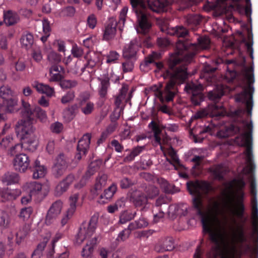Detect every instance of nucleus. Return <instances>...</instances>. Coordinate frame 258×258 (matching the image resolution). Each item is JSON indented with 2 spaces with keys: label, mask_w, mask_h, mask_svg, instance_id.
Segmentation results:
<instances>
[{
  "label": "nucleus",
  "mask_w": 258,
  "mask_h": 258,
  "mask_svg": "<svg viewBox=\"0 0 258 258\" xmlns=\"http://www.w3.org/2000/svg\"><path fill=\"white\" fill-rule=\"evenodd\" d=\"M32 86L36 89L37 91L41 94H45L48 97L54 95L55 91L53 88L43 83L38 82H34Z\"/></svg>",
  "instance_id": "nucleus-22"
},
{
  "label": "nucleus",
  "mask_w": 258,
  "mask_h": 258,
  "mask_svg": "<svg viewBox=\"0 0 258 258\" xmlns=\"http://www.w3.org/2000/svg\"><path fill=\"white\" fill-rule=\"evenodd\" d=\"M75 212H71L67 210L66 213L63 215L61 220V224L62 226H64L69 221V220L73 217Z\"/></svg>",
  "instance_id": "nucleus-53"
},
{
  "label": "nucleus",
  "mask_w": 258,
  "mask_h": 258,
  "mask_svg": "<svg viewBox=\"0 0 258 258\" xmlns=\"http://www.w3.org/2000/svg\"><path fill=\"white\" fill-rule=\"evenodd\" d=\"M30 160L25 154H20L16 156L13 160V166L16 170L25 172L30 167Z\"/></svg>",
  "instance_id": "nucleus-11"
},
{
  "label": "nucleus",
  "mask_w": 258,
  "mask_h": 258,
  "mask_svg": "<svg viewBox=\"0 0 258 258\" xmlns=\"http://www.w3.org/2000/svg\"><path fill=\"white\" fill-rule=\"evenodd\" d=\"M71 53L73 56L80 57L83 55V50L81 47H79L77 45H73L71 49Z\"/></svg>",
  "instance_id": "nucleus-51"
},
{
  "label": "nucleus",
  "mask_w": 258,
  "mask_h": 258,
  "mask_svg": "<svg viewBox=\"0 0 258 258\" xmlns=\"http://www.w3.org/2000/svg\"><path fill=\"white\" fill-rule=\"evenodd\" d=\"M96 223L91 221L89 223H84L80 227L79 231L76 236V242L82 243L85 240H87L86 246L83 248L82 256L84 257L91 256L96 244L97 239L96 237H91L96 229Z\"/></svg>",
  "instance_id": "nucleus-5"
},
{
  "label": "nucleus",
  "mask_w": 258,
  "mask_h": 258,
  "mask_svg": "<svg viewBox=\"0 0 258 258\" xmlns=\"http://www.w3.org/2000/svg\"><path fill=\"white\" fill-rule=\"evenodd\" d=\"M134 68L133 62L131 61H126L122 63V69L124 72H128L132 71Z\"/></svg>",
  "instance_id": "nucleus-61"
},
{
  "label": "nucleus",
  "mask_w": 258,
  "mask_h": 258,
  "mask_svg": "<svg viewBox=\"0 0 258 258\" xmlns=\"http://www.w3.org/2000/svg\"><path fill=\"white\" fill-rule=\"evenodd\" d=\"M81 105L82 112L86 115L91 113L94 108V104L91 102H82Z\"/></svg>",
  "instance_id": "nucleus-42"
},
{
  "label": "nucleus",
  "mask_w": 258,
  "mask_h": 258,
  "mask_svg": "<svg viewBox=\"0 0 258 258\" xmlns=\"http://www.w3.org/2000/svg\"><path fill=\"white\" fill-rule=\"evenodd\" d=\"M174 247L173 239L171 237L161 238L155 246V249L158 252H163L172 250Z\"/></svg>",
  "instance_id": "nucleus-19"
},
{
  "label": "nucleus",
  "mask_w": 258,
  "mask_h": 258,
  "mask_svg": "<svg viewBox=\"0 0 258 258\" xmlns=\"http://www.w3.org/2000/svg\"><path fill=\"white\" fill-rule=\"evenodd\" d=\"M62 76L59 72H50L49 81L51 82H56L61 80Z\"/></svg>",
  "instance_id": "nucleus-58"
},
{
  "label": "nucleus",
  "mask_w": 258,
  "mask_h": 258,
  "mask_svg": "<svg viewBox=\"0 0 258 258\" xmlns=\"http://www.w3.org/2000/svg\"><path fill=\"white\" fill-rule=\"evenodd\" d=\"M115 125L110 124L106 128V131L103 133L101 140H104L108 135L111 134L115 129Z\"/></svg>",
  "instance_id": "nucleus-59"
},
{
  "label": "nucleus",
  "mask_w": 258,
  "mask_h": 258,
  "mask_svg": "<svg viewBox=\"0 0 258 258\" xmlns=\"http://www.w3.org/2000/svg\"><path fill=\"white\" fill-rule=\"evenodd\" d=\"M185 89L188 93L192 94L191 100L195 104H198L199 102L196 100V96L201 98V92L203 90V86L198 83H190L186 85Z\"/></svg>",
  "instance_id": "nucleus-18"
},
{
  "label": "nucleus",
  "mask_w": 258,
  "mask_h": 258,
  "mask_svg": "<svg viewBox=\"0 0 258 258\" xmlns=\"http://www.w3.org/2000/svg\"><path fill=\"white\" fill-rule=\"evenodd\" d=\"M102 163V161L101 160H96L92 162L80 183L75 185L76 187L81 188L84 186L86 184L87 180L99 169Z\"/></svg>",
  "instance_id": "nucleus-13"
},
{
  "label": "nucleus",
  "mask_w": 258,
  "mask_h": 258,
  "mask_svg": "<svg viewBox=\"0 0 258 258\" xmlns=\"http://www.w3.org/2000/svg\"><path fill=\"white\" fill-rule=\"evenodd\" d=\"M48 60L52 63H57L61 61V56L51 48L45 49Z\"/></svg>",
  "instance_id": "nucleus-34"
},
{
  "label": "nucleus",
  "mask_w": 258,
  "mask_h": 258,
  "mask_svg": "<svg viewBox=\"0 0 258 258\" xmlns=\"http://www.w3.org/2000/svg\"><path fill=\"white\" fill-rule=\"evenodd\" d=\"M33 210L31 207H27L21 210L19 217L23 221H27L32 215Z\"/></svg>",
  "instance_id": "nucleus-45"
},
{
  "label": "nucleus",
  "mask_w": 258,
  "mask_h": 258,
  "mask_svg": "<svg viewBox=\"0 0 258 258\" xmlns=\"http://www.w3.org/2000/svg\"><path fill=\"white\" fill-rule=\"evenodd\" d=\"M75 176L73 174L69 175L64 180L61 181L56 187L55 191L57 196L61 195L66 191L69 186L74 181Z\"/></svg>",
  "instance_id": "nucleus-21"
},
{
  "label": "nucleus",
  "mask_w": 258,
  "mask_h": 258,
  "mask_svg": "<svg viewBox=\"0 0 258 258\" xmlns=\"http://www.w3.org/2000/svg\"><path fill=\"white\" fill-rule=\"evenodd\" d=\"M24 187L28 190L31 196H33L40 195L42 189V185L36 182L27 183Z\"/></svg>",
  "instance_id": "nucleus-27"
},
{
  "label": "nucleus",
  "mask_w": 258,
  "mask_h": 258,
  "mask_svg": "<svg viewBox=\"0 0 258 258\" xmlns=\"http://www.w3.org/2000/svg\"><path fill=\"white\" fill-rule=\"evenodd\" d=\"M19 180V176L16 173L8 172L4 175L2 178L3 182L7 184H12L17 183Z\"/></svg>",
  "instance_id": "nucleus-33"
},
{
  "label": "nucleus",
  "mask_w": 258,
  "mask_h": 258,
  "mask_svg": "<svg viewBox=\"0 0 258 258\" xmlns=\"http://www.w3.org/2000/svg\"><path fill=\"white\" fill-rule=\"evenodd\" d=\"M140 45L141 42L137 39L132 40L123 49V57L127 59L134 57Z\"/></svg>",
  "instance_id": "nucleus-16"
},
{
  "label": "nucleus",
  "mask_w": 258,
  "mask_h": 258,
  "mask_svg": "<svg viewBox=\"0 0 258 258\" xmlns=\"http://www.w3.org/2000/svg\"><path fill=\"white\" fill-rule=\"evenodd\" d=\"M90 143V136L87 134L79 140L77 146V151H81L83 154H85Z\"/></svg>",
  "instance_id": "nucleus-30"
},
{
  "label": "nucleus",
  "mask_w": 258,
  "mask_h": 258,
  "mask_svg": "<svg viewBox=\"0 0 258 258\" xmlns=\"http://www.w3.org/2000/svg\"><path fill=\"white\" fill-rule=\"evenodd\" d=\"M224 109L221 106L214 104L209 105L207 109L199 111L195 115V118H202L207 115L211 116H219L223 115Z\"/></svg>",
  "instance_id": "nucleus-14"
},
{
  "label": "nucleus",
  "mask_w": 258,
  "mask_h": 258,
  "mask_svg": "<svg viewBox=\"0 0 258 258\" xmlns=\"http://www.w3.org/2000/svg\"><path fill=\"white\" fill-rule=\"evenodd\" d=\"M14 94L13 91L8 86H2L0 88V108L4 103L5 100L12 96Z\"/></svg>",
  "instance_id": "nucleus-29"
},
{
  "label": "nucleus",
  "mask_w": 258,
  "mask_h": 258,
  "mask_svg": "<svg viewBox=\"0 0 258 258\" xmlns=\"http://www.w3.org/2000/svg\"><path fill=\"white\" fill-rule=\"evenodd\" d=\"M79 198V194L75 193L72 194L69 198V208L68 210L71 212H75Z\"/></svg>",
  "instance_id": "nucleus-39"
},
{
  "label": "nucleus",
  "mask_w": 258,
  "mask_h": 258,
  "mask_svg": "<svg viewBox=\"0 0 258 258\" xmlns=\"http://www.w3.org/2000/svg\"><path fill=\"white\" fill-rule=\"evenodd\" d=\"M149 127L152 129L154 132V138L155 140V144H158L160 146V148L163 152L164 156L167 157V155L171 158L172 161H170L169 162L174 167V169L178 170L179 168L181 166L180 163L179 159L173 149L171 147H168L165 148L163 145H161L160 142V137L159 136V134L161 132V128L164 127L159 123L156 122L154 121H152L149 124Z\"/></svg>",
  "instance_id": "nucleus-8"
},
{
  "label": "nucleus",
  "mask_w": 258,
  "mask_h": 258,
  "mask_svg": "<svg viewBox=\"0 0 258 258\" xmlns=\"http://www.w3.org/2000/svg\"><path fill=\"white\" fill-rule=\"evenodd\" d=\"M106 62L108 64L116 63L120 57L119 54L115 51H109L106 55Z\"/></svg>",
  "instance_id": "nucleus-38"
},
{
  "label": "nucleus",
  "mask_w": 258,
  "mask_h": 258,
  "mask_svg": "<svg viewBox=\"0 0 258 258\" xmlns=\"http://www.w3.org/2000/svg\"><path fill=\"white\" fill-rule=\"evenodd\" d=\"M130 233L131 232L128 229H125L119 233L116 240L118 241H124L128 237Z\"/></svg>",
  "instance_id": "nucleus-54"
},
{
  "label": "nucleus",
  "mask_w": 258,
  "mask_h": 258,
  "mask_svg": "<svg viewBox=\"0 0 258 258\" xmlns=\"http://www.w3.org/2000/svg\"><path fill=\"white\" fill-rule=\"evenodd\" d=\"M116 26L117 22L113 18L109 19L104 32L103 38L104 39L109 40L114 37L116 33Z\"/></svg>",
  "instance_id": "nucleus-20"
},
{
  "label": "nucleus",
  "mask_w": 258,
  "mask_h": 258,
  "mask_svg": "<svg viewBox=\"0 0 258 258\" xmlns=\"http://www.w3.org/2000/svg\"><path fill=\"white\" fill-rule=\"evenodd\" d=\"M147 197L144 196L139 190H136L132 194L131 199L136 206H141L147 203V199H153L159 194L158 189L152 185L149 186L146 190Z\"/></svg>",
  "instance_id": "nucleus-9"
},
{
  "label": "nucleus",
  "mask_w": 258,
  "mask_h": 258,
  "mask_svg": "<svg viewBox=\"0 0 258 258\" xmlns=\"http://www.w3.org/2000/svg\"><path fill=\"white\" fill-rule=\"evenodd\" d=\"M202 218L203 230L208 233L213 243L209 258H234L236 255L246 253L250 251L249 244H243L246 241L242 225L236 224L233 217L218 215L224 210L233 215L241 218L243 208H195Z\"/></svg>",
  "instance_id": "nucleus-1"
},
{
  "label": "nucleus",
  "mask_w": 258,
  "mask_h": 258,
  "mask_svg": "<svg viewBox=\"0 0 258 258\" xmlns=\"http://www.w3.org/2000/svg\"><path fill=\"white\" fill-rule=\"evenodd\" d=\"M21 43L22 46L25 47L31 46L33 43V36L31 34L28 33L22 37Z\"/></svg>",
  "instance_id": "nucleus-46"
},
{
  "label": "nucleus",
  "mask_w": 258,
  "mask_h": 258,
  "mask_svg": "<svg viewBox=\"0 0 258 258\" xmlns=\"http://www.w3.org/2000/svg\"><path fill=\"white\" fill-rule=\"evenodd\" d=\"M134 217V214L132 213L124 211L121 213L120 216L119 223L124 224L127 221L132 220Z\"/></svg>",
  "instance_id": "nucleus-48"
},
{
  "label": "nucleus",
  "mask_w": 258,
  "mask_h": 258,
  "mask_svg": "<svg viewBox=\"0 0 258 258\" xmlns=\"http://www.w3.org/2000/svg\"><path fill=\"white\" fill-rule=\"evenodd\" d=\"M31 56L37 62H40L43 58L41 51L39 48H36L34 49L32 52Z\"/></svg>",
  "instance_id": "nucleus-52"
},
{
  "label": "nucleus",
  "mask_w": 258,
  "mask_h": 258,
  "mask_svg": "<svg viewBox=\"0 0 258 258\" xmlns=\"http://www.w3.org/2000/svg\"><path fill=\"white\" fill-rule=\"evenodd\" d=\"M227 91V89L223 85H218L213 91H210L208 94L209 99L216 101L223 96Z\"/></svg>",
  "instance_id": "nucleus-28"
},
{
  "label": "nucleus",
  "mask_w": 258,
  "mask_h": 258,
  "mask_svg": "<svg viewBox=\"0 0 258 258\" xmlns=\"http://www.w3.org/2000/svg\"><path fill=\"white\" fill-rule=\"evenodd\" d=\"M46 172V168L43 165H41L38 160H36L34 164L33 178L37 179L43 177Z\"/></svg>",
  "instance_id": "nucleus-26"
},
{
  "label": "nucleus",
  "mask_w": 258,
  "mask_h": 258,
  "mask_svg": "<svg viewBox=\"0 0 258 258\" xmlns=\"http://www.w3.org/2000/svg\"><path fill=\"white\" fill-rule=\"evenodd\" d=\"M116 189L117 187L115 185H111L104 191L103 194L101 196V198H105L106 200L111 199L116 192Z\"/></svg>",
  "instance_id": "nucleus-44"
},
{
  "label": "nucleus",
  "mask_w": 258,
  "mask_h": 258,
  "mask_svg": "<svg viewBox=\"0 0 258 258\" xmlns=\"http://www.w3.org/2000/svg\"><path fill=\"white\" fill-rule=\"evenodd\" d=\"M34 110L37 118L42 122L47 121V116L45 111L42 109L39 106L34 107Z\"/></svg>",
  "instance_id": "nucleus-43"
},
{
  "label": "nucleus",
  "mask_w": 258,
  "mask_h": 258,
  "mask_svg": "<svg viewBox=\"0 0 258 258\" xmlns=\"http://www.w3.org/2000/svg\"><path fill=\"white\" fill-rule=\"evenodd\" d=\"M10 223V216L6 212L0 210V228H7Z\"/></svg>",
  "instance_id": "nucleus-37"
},
{
  "label": "nucleus",
  "mask_w": 258,
  "mask_h": 258,
  "mask_svg": "<svg viewBox=\"0 0 258 258\" xmlns=\"http://www.w3.org/2000/svg\"><path fill=\"white\" fill-rule=\"evenodd\" d=\"M12 141L13 138L12 137H7L3 139L2 142H1V146L2 148H6L10 145Z\"/></svg>",
  "instance_id": "nucleus-64"
},
{
  "label": "nucleus",
  "mask_w": 258,
  "mask_h": 258,
  "mask_svg": "<svg viewBox=\"0 0 258 258\" xmlns=\"http://www.w3.org/2000/svg\"><path fill=\"white\" fill-rule=\"evenodd\" d=\"M62 203L60 201H56L50 207L46 217L45 223L50 225L52 223L61 212Z\"/></svg>",
  "instance_id": "nucleus-15"
},
{
  "label": "nucleus",
  "mask_w": 258,
  "mask_h": 258,
  "mask_svg": "<svg viewBox=\"0 0 258 258\" xmlns=\"http://www.w3.org/2000/svg\"><path fill=\"white\" fill-rule=\"evenodd\" d=\"M161 30L171 35L178 37H184L188 34L187 30L182 26L170 27L165 21H161Z\"/></svg>",
  "instance_id": "nucleus-10"
},
{
  "label": "nucleus",
  "mask_w": 258,
  "mask_h": 258,
  "mask_svg": "<svg viewBox=\"0 0 258 258\" xmlns=\"http://www.w3.org/2000/svg\"><path fill=\"white\" fill-rule=\"evenodd\" d=\"M77 82L75 80H64L60 83L61 88L64 89H69L76 86Z\"/></svg>",
  "instance_id": "nucleus-49"
},
{
  "label": "nucleus",
  "mask_w": 258,
  "mask_h": 258,
  "mask_svg": "<svg viewBox=\"0 0 258 258\" xmlns=\"http://www.w3.org/2000/svg\"><path fill=\"white\" fill-rule=\"evenodd\" d=\"M26 234V232H22L19 231L16 233H10L8 237L9 242L10 244L13 242L14 236H15V241L17 243L19 244L21 242L22 240L24 238Z\"/></svg>",
  "instance_id": "nucleus-36"
},
{
  "label": "nucleus",
  "mask_w": 258,
  "mask_h": 258,
  "mask_svg": "<svg viewBox=\"0 0 258 258\" xmlns=\"http://www.w3.org/2000/svg\"><path fill=\"white\" fill-rule=\"evenodd\" d=\"M54 45H56L59 51L64 52L66 51L65 43L63 41L56 40L54 41Z\"/></svg>",
  "instance_id": "nucleus-63"
},
{
  "label": "nucleus",
  "mask_w": 258,
  "mask_h": 258,
  "mask_svg": "<svg viewBox=\"0 0 258 258\" xmlns=\"http://www.w3.org/2000/svg\"><path fill=\"white\" fill-rule=\"evenodd\" d=\"M35 128L30 120L19 122L16 127L18 136L23 140L21 144H16L10 150V153L13 155L21 151L22 148L30 151H34L37 148L38 142L34 134Z\"/></svg>",
  "instance_id": "nucleus-4"
},
{
  "label": "nucleus",
  "mask_w": 258,
  "mask_h": 258,
  "mask_svg": "<svg viewBox=\"0 0 258 258\" xmlns=\"http://www.w3.org/2000/svg\"><path fill=\"white\" fill-rule=\"evenodd\" d=\"M86 58L88 61V65L90 68H93L97 63L99 62V55L94 52H90L86 56Z\"/></svg>",
  "instance_id": "nucleus-35"
},
{
  "label": "nucleus",
  "mask_w": 258,
  "mask_h": 258,
  "mask_svg": "<svg viewBox=\"0 0 258 258\" xmlns=\"http://www.w3.org/2000/svg\"><path fill=\"white\" fill-rule=\"evenodd\" d=\"M68 166L67 161L63 154H60L54 160L52 168L53 174L56 177H59L65 172Z\"/></svg>",
  "instance_id": "nucleus-12"
},
{
  "label": "nucleus",
  "mask_w": 258,
  "mask_h": 258,
  "mask_svg": "<svg viewBox=\"0 0 258 258\" xmlns=\"http://www.w3.org/2000/svg\"><path fill=\"white\" fill-rule=\"evenodd\" d=\"M107 176L106 174H100L96 178V183L91 192L94 196L98 195L107 182Z\"/></svg>",
  "instance_id": "nucleus-23"
},
{
  "label": "nucleus",
  "mask_w": 258,
  "mask_h": 258,
  "mask_svg": "<svg viewBox=\"0 0 258 258\" xmlns=\"http://www.w3.org/2000/svg\"><path fill=\"white\" fill-rule=\"evenodd\" d=\"M144 148V147H137L134 148L130 155L125 157V160L128 161L133 160L135 157L139 155L143 151Z\"/></svg>",
  "instance_id": "nucleus-47"
},
{
  "label": "nucleus",
  "mask_w": 258,
  "mask_h": 258,
  "mask_svg": "<svg viewBox=\"0 0 258 258\" xmlns=\"http://www.w3.org/2000/svg\"><path fill=\"white\" fill-rule=\"evenodd\" d=\"M198 41V44L191 43L188 40H179L177 42L175 52L170 58V68L165 75V77L170 78V81L164 92L158 93L162 101H171L176 93L175 84L182 83L187 77L186 68L184 66L177 67L176 69L173 68L174 66L181 60L185 63L191 62L194 55L200 50L207 49L210 46V40L207 36L199 37Z\"/></svg>",
  "instance_id": "nucleus-2"
},
{
  "label": "nucleus",
  "mask_w": 258,
  "mask_h": 258,
  "mask_svg": "<svg viewBox=\"0 0 258 258\" xmlns=\"http://www.w3.org/2000/svg\"><path fill=\"white\" fill-rule=\"evenodd\" d=\"M221 167L222 165H218L213 170V174L215 177L219 179L222 177V173L224 171V170L222 169Z\"/></svg>",
  "instance_id": "nucleus-62"
},
{
  "label": "nucleus",
  "mask_w": 258,
  "mask_h": 258,
  "mask_svg": "<svg viewBox=\"0 0 258 258\" xmlns=\"http://www.w3.org/2000/svg\"><path fill=\"white\" fill-rule=\"evenodd\" d=\"M18 99L17 98H7L5 100V103L0 108V110L11 112L13 111V108L18 105Z\"/></svg>",
  "instance_id": "nucleus-31"
},
{
  "label": "nucleus",
  "mask_w": 258,
  "mask_h": 258,
  "mask_svg": "<svg viewBox=\"0 0 258 258\" xmlns=\"http://www.w3.org/2000/svg\"><path fill=\"white\" fill-rule=\"evenodd\" d=\"M47 241V238L45 239L43 242L40 243L38 245L37 248L34 250V251L32 254V257H33V258L41 257V256L42 255V252L44 250L45 247L46 246Z\"/></svg>",
  "instance_id": "nucleus-41"
},
{
  "label": "nucleus",
  "mask_w": 258,
  "mask_h": 258,
  "mask_svg": "<svg viewBox=\"0 0 258 258\" xmlns=\"http://www.w3.org/2000/svg\"><path fill=\"white\" fill-rule=\"evenodd\" d=\"M236 76V73L234 70H230L229 68H227V70L226 72L225 77V79L228 82H230L233 80Z\"/></svg>",
  "instance_id": "nucleus-60"
},
{
  "label": "nucleus",
  "mask_w": 258,
  "mask_h": 258,
  "mask_svg": "<svg viewBox=\"0 0 258 258\" xmlns=\"http://www.w3.org/2000/svg\"><path fill=\"white\" fill-rule=\"evenodd\" d=\"M97 24V19L95 16L93 14L90 15L87 19V25L91 28L94 29Z\"/></svg>",
  "instance_id": "nucleus-57"
},
{
  "label": "nucleus",
  "mask_w": 258,
  "mask_h": 258,
  "mask_svg": "<svg viewBox=\"0 0 258 258\" xmlns=\"http://www.w3.org/2000/svg\"><path fill=\"white\" fill-rule=\"evenodd\" d=\"M244 76L247 82L248 86L242 92L236 96L235 99L237 102H241L245 104L247 112L248 115H251L253 106L252 93L254 91V88L252 85L254 82L253 69L252 68L246 69Z\"/></svg>",
  "instance_id": "nucleus-6"
},
{
  "label": "nucleus",
  "mask_w": 258,
  "mask_h": 258,
  "mask_svg": "<svg viewBox=\"0 0 258 258\" xmlns=\"http://www.w3.org/2000/svg\"><path fill=\"white\" fill-rule=\"evenodd\" d=\"M75 97V95L73 92L69 91L66 95L62 96L61 102L63 104L67 103L72 101Z\"/></svg>",
  "instance_id": "nucleus-55"
},
{
  "label": "nucleus",
  "mask_w": 258,
  "mask_h": 258,
  "mask_svg": "<svg viewBox=\"0 0 258 258\" xmlns=\"http://www.w3.org/2000/svg\"><path fill=\"white\" fill-rule=\"evenodd\" d=\"M18 15L11 10L4 12V21L7 25L11 26L17 23L19 21Z\"/></svg>",
  "instance_id": "nucleus-25"
},
{
  "label": "nucleus",
  "mask_w": 258,
  "mask_h": 258,
  "mask_svg": "<svg viewBox=\"0 0 258 258\" xmlns=\"http://www.w3.org/2000/svg\"><path fill=\"white\" fill-rule=\"evenodd\" d=\"M133 11L136 13L138 22L136 27L138 33H147L151 25L147 17V8L143 0H130Z\"/></svg>",
  "instance_id": "nucleus-7"
},
{
  "label": "nucleus",
  "mask_w": 258,
  "mask_h": 258,
  "mask_svg": "<svg viewBox=\"0 0 258 258\" xmlns=\"http://www.w3.org/2000/svg\"><path fill=\"white\" fill-rule=\"evenodd\" d=\"M22 112L24 116L31 119L35 112L34 107H32L29 103L22 100Z\"/></svg>",
  "instance_id": "nucleus-32"
},
{
  "label": "nucleus",
  "mask_w": 258,
  "mask_h": 258,
  "mask_svg": "<svg viewBox=\"0 0 258 258\" xmlns=\"http://www.w3.org/2000/svg\"><path fill=\"white\" fill-rule=\"evenodd\" d=\"M36 31L40 34L41 40L44 42L50 35V27L49 22L47 20H43L41 22L37 23L36 27Z\"/></svg>",
  "instance_id": "nucleus-17"
},
{
  "label": "nucleus",
  "mask_w": 258,
  "mask_h": 258,
  "mask_svg": "<svg viewBox=\"0 0 258 258\" xmlns=\"http://www.w3.org/2000/svg\"><path fill=\"white\" fill-rule=\"evenodd\" d=\"M108 85L109 80L107 78H105L101 81V88L99 90V93L101 96L105 95Z\"/></svg>",
  "instance_id": "nucleus-50"
},
{
  "label": "nucleus",
  "mask_w": 258,
  "mask_h": 258,
  "mask_svg": "<svg viewBox=\"0 0 258 258\" xmlns=\"http://www.w3.org/2000/svg\"><path fill=\"white\" fill-rule=\"evenodd\" d=\"M149 7L153 11L160 12L163 8L162 4L159 0H147Z\"/></svg>",
  "instance_id": "nucleus-40"
},
{
  "label": "nucleus",
  "mask_w": 258,
  "mask_h": 258,
  "mask_svg": "<svg viewBox=\"0 0 258 258\" xmlns=\"http://www.w3.org/2000/svg\"><path fill=\"white\" fill-rule=\"evenodd\" d=\"M244 131L242 132L241 136L237 138V143L241 146L246 147L243 154L241 155L243 158L246 164L245 167L242 170V174L246 175L250 181V192L254 197L252 199V222L254 230H258V209L257 202L255 198L256 190L255 183L252 179V172L253 170V156L252 154V148L251 146V137L250 132L252 130V125L250 123L244 124Z\"/></svg>",
  "instance_id": "nucleus-3"
},
{
  "label": "nucleus",
  "mask_w": 258,
  "mask_h": 258,
  "mask_svg": "<svg viewBox=\"0 0 258 258\" xmlns=\"http://www.w3.org/2000/svg\"><path fill=\"white\" fill-rule=\"evenodd\" d=\"M63 128L62 124L59 122H55L50 126L51 131L55 133H59Z\"/></svg>",
  "instance_id": "nucleus-56"
},
{
  "label": "nucleus",
  "mask_w": 258,
  "mask_h": 258,
  "mask_svg": "<svg viewBox=\"0 0 258 258\" xmlns=\"http://www.w3.org/2000/svg\"><path fill=\"white\" fill-rule=\"evenodd\" d=\"M20 195L18 189H10L8 188H0V197L3 201L12 200L16 199Z\"/></svg>",
  "instance_id": "nucleus-24"
}]
</instances>
